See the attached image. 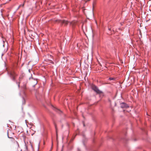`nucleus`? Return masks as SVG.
<instances>
[{"label":"nucleus","instance_id":"1","mask_svg":"<svg viewBox=\"0 0 151 151\" xmlns=\"http://www.w3.org/2000/svg\"><path fill=\"white\" fill-rule=\"evenodd\" d=\"M8 74L9 75L12 81H15V77L17 75L15 74L14 71H12L9 72H8Z\"/></svg>","mask_w":151,"mask_h":151},{"label":"nucleus","instance_id":"2","mask_svg":"<svg viewBox=\"0 0 151 151\" xmlns=\"http://www.w3.org/2000/svg\"><path fill=\"white\" fill-rule=\"evenodd\" d=\"M56 22H58L59 23H60L61 24H67L68 22V21L65 20H61L60 19H57L55 20Z\"/></svg>","mask_w":151,"mask_h":151},{"label":"nucleus","instance_id":"3","mask_svg":"<svg viewBox=\"0 0 151 151\" xmlns=\"http://www.w3.org/2000/svg\"><path fill=\"white\" fill-rule=\"evenodd\" d=\"M92 89L98 93H100L102 92L101 91H100L97 87L95 86H93Z\"/></svg>","mask_w":151,"mask_h":151},{"label":"nucleus","instance_id":"4","mask_svg":"<svg viewBox=\"0 0 151 151\" xmlns=\"http://www.w3.org/2000/svg\"><path fill=\"white\" fill-rule=\"evenodd\" d=\"M121 107L122 108H127L129 107L128 105L124 103H122L121 104Z\"/></svg>","mask_w":151,"mask_h":151},{"label":"nucleus","instance_id":"5","mask_svg":"<svg viewBox=\"0 0 151 151\" xmlns=\"http://www.w3.org/2000/svg\"><path fill=\"white\" fill-rule=\"evenodd\" d=\"M22 78V77H20L19 79V82H17V81L16 82V83L18 85V88H19L20 87V81H21V79Z\"/></svg>","mask_w":151,"mask_h":151},{"label":"nucleus","instance_id":"6","mask_svg":"<svg viewBox=\"0 0 151 151\" xmlns=\"http://www.w3.org/2000/svg\"><path fill=\"white\" fill-rule=\"evenodd\" d=\"M115 79H116L114 78H111V77L109 78V80L110 81H111V80L115 81Z\"/></svg>","mask_w":151,"mask_h":151},{"label":"nucleus","instance_id":"7","mask_svg":"<svg viewBox=\"0 0 151 151\" xmlns=\"http://www.w3.org/2000/svg\"><path fill=\"white\" fill-rule=\"evenodd\" d=\"M24 4H22L20 5L19 6H18V8H17V9H19L21 7H23L24 6Z\"/></svg>","mask_w":151,"mask_h":151},{"label":"nucleus","instance_id":"8","mask_svg":"<svg viewBox=\"0 0 151 151\" xmlns=\"http://www.w3.org/2000/svg\"><path fill=\"white\" fill-rule=\"evenodd\" d=\"M34 84L35 85H36L37 83V80H34Z\"/></svg>","mask_w":151,"mask_h":151},{"label":"nucleus","instance_id":"9","mask_svg":"<svg viewBox=\"0 0 151 151\" xmlns=\"http://www.w3.org/2000/svg\"><path fill=\"white\" fill-rule=\"evenodd\" d=\"M7 135H8V137L9 138H13L12 137H10L9 135V133H8V131L7 132Z\"/></svg>","mask_w":151,"mask_h":151},{"label":"nucleus","instance_id":"10","mask_svg":"<svg viewBox=\"0 0 151 151\" xmlns=\"http://www.w3.org/2000/svg\"><path fill=\"white\" fill-rule=\"evenodd\" d=\"M25 101L24 99L23 98V104H24L25 103Z\"/></svg>","mask_w":151,"mask_h":151},{"label":"nucleus","instance_id":"11","mask_svg":"<svg viewBox=\"0 0 151 151\" xmlns=\"http://www.w3.org/2000/svg\"><path fill=\"white\" fill-rule=\"evenodd\" d=\"M57 111H58V112H62L60 110H59V109H57Z\"/></svg>","mask_w":151,"mask_h":151},{"label":"nucleus","instance_id":"12","mask_svg":"<svg viewBox=\"0 0 151 151\" xmlns=\"http://www.w3.org/2000/svg\"><path fill=\"white\" fill-rule=\"evenodd\" d=\"M78 151H81V150L79 148H78Z\"/></svg>","mask_w":151,"mask_h":151},{"label":"nucleus","instance_id":"13","mask_svg":"<svg viewBox=\"0 0 151 151\" xmlns=\"http://www.w3.org/2000/svg\"><path fill=\"white\" fill-rule=\"evenodd\" d=\"M55 129H56V130L57 131L56 126L55 125Z\"/></svg>","mask_w":151,"mask_h":151},{"label":"nucleus","instance_id":"14","mask_svg":"<svg viewBox=\"0 0 151 151\" xmlns=\"http://www.w3.org/2000/svg\"><path fill=\"white\" fill-rule=\"evenodd\" d=\"M23 86H24V87L25 88L26 86L25 85H24Z\"/></svg>","mask_w":151,"mask_h":151},{"label":"nucleus","instance_id":"15","mask_svg":"<svg viewBox=\"0 0 151 151\" xmlns=\"http://www.w3.org/2000/svg\"><path fill=\"white\" fill-rule=\"evenodd\" d=\"M70 24H72V23H71Z\"/></svg>","mask_w":151,"mask_h":151},{"label":"nucleus","instance_id":"16","mask_svg":"<svg viewBox=\"0 0 151 151\" xmlns=\"http://www.w3.org/2000/svg\"><path fill=\"white\" fill-rule=\"evenodd\" d=\"M109 29V30H110V29Z\"/></svg>","mask_w":151,"mask_h":151},{"label":"nucleus","instance_id":"17","mask_svg":"<svg viewBox=\"0 0 151 151\" xmlns=\"http://www.w3.org/2000/svg\"><path fill=\"white\" fill-rule=\"evenodd\" d=\"M93 14V12H92Z\"/></svg>","mask_w":151,"mask_h":151},{"label":"nucleus","instance_id":"18","mask_svg":"<svg viewBox=\"0 0 151 151\" xmlns=\"http://www.w3.org/2000/svg\"><path fill=\"white\" fill-rule=\"evenodd\" d=\"M30 71V70H29V71Z\"/></svg>","mask_w":151,"mask_h":151},{"label":"nucleus","instance_id":"19","mask_svg":"<svg viewBox=\"0 0 151 151\" xmlns=\"http://www.w3.org/2000/svg\"><path fill=\"white\" fill-rule=\"evenodd\" d=\"M83 126H84V124H83Z\"/></svg>","mask_w":151,"mask_h":151}]
</instances>
